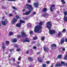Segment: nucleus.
<instances>
[{"mask_svg":"<svg viewBox=\"0 0 67 67\" xmlns=\"http://www.w3.org/2000/svg\"><path fill=\"white\" fill-rule=\"evenodd\" d=\"M64 66H67V63H64Z\"/></svg>","mask_w":67,"mask_h":67,"instance_id":"5fc2aeb1","label":"nucleus"},{"mask_svg":"<svg viewBox=\"0 0 67 67\" xmlns=\"http://www.w3.org/2000/svg\"><path fill=\"white\" fill-rule=\"evenodd\" d=\"M15 58H14L13 59V62H15Z\"/></svg>","mask_w":67,"mask_h":67,"instance_id":"6e6d98bb","label":"nucleus"},{"mask_svg":"<svg viewBox=\"0 0 67 67\" xmlns=\"http://www.w3.org/2000/svg\"><path fill=\"white\" fill-rule=\"evenodd\" d=\"M43 24V22L42 21H41L38 23L39 25H37L35 27L34 31L35 33H36V32H39V30L42 28V24Z\"/></svg>","mask_w":67,"mask_h":67,"instance_id":"7ed1b4c3","label":"nucleus"},{"mask_svg":"<svg viewBox=\"0 0 67 67\" xmlns=\"http://www.w3.org/2000/svg\"><path fill=\"white\" fill-rule=\"evenodd\" d=\"M23 42H26V40H24L23 41Z\"/></svg>","mask_w":67,"mask_h":67,"instance_id":"4d7b16f0","label":"nucleus"},{"mask_svg":"<svg viewBox=\"0 0 67 67\" xmlns=\"http://www.w3.org/2000/svg\"><path fill=\"white\" fill-rule=\"evenodd\" d=\"M43 67H46V65L45 64H42Z\"/></svg>","mask_w":67,"mask_h":67,"instance_id":"c756f323","label":"nucleus"},{"mask_svg":"<svg viewBox=\"0 0 67 67\" xmlns=\"http://www.w3.org/2000/svg\"><path fill=\"white\" fill-rule=\"evenodd\" d=\"M64 20L66 21V22H67V17H65V18H64Z\"/></svg>","mask_w":67,"mask_h":67,"instance_id":"7c9ffc66","label":"nucleus"},{"mask_svg":"<svg viewBox=\"0 0 67 67\" xmlns=\"http://www.w3.org/2000/svg\"><path fill=\"white\" fill-rule=\"evenodd\" d=\"M37 59L38 62L40 63H42V62H43V60H41V59L39 58H37Z\"/></svg>","mask_w":67,"mask_h":67,"instance_id":"aec40b11","label":"nucleus"},{"mask_svg":"<svg viewBox=\"0 0 67 67\" xmlns=\"http://www.w3.org/2000/svg\"><path fill=\"white\" fill-rule=\"evenodd\" d=\"M61 1L63 4H65L66 3V2H65V1L64 0H61Z\"/></svg>","mask_w":67,"mask_h":67,"instance_id":"a878e982","label":"nucleus"},{"mask_svg":"<svg viewBox=\"0 0 67 67\" xmlns=\"http://www.w3.org/2000/svg\"><path fill=\"white\" fill-rule=\"evenodd\" d=\"M7 23H8V20L7 19H5L4 21H2V23L3 25H4V26H5L7 24Z\"/></svg>","mask_w":67,"mask_h":67,"instance_id":"39448f33","label":"nucleus"},{"mask_svg":"<svg viewBox=\"0 0 67 67\" xmlns=\"http://www.w3.org/2000/svg\"><path fill=\"white\" fill-rule=\"evenodd\" d=\"M62 32L63 33H64L65 32H66V29H64Z\"/></svg>","mask_w":67,"mask_h":67,"instance_id":"473e14b6","label":"nucleus"},{"mask_svg":"<svg viewBox=\"0 0 67 67\" xmlns=\"http://www.w3.org/2000/svg\"><path fill=\"white\" fill-rule=\"evenodd\" d=\"M65 64V62H63V61L61 62V63H57L55 65V67H58V66H62V65H64Z\"/></svg>","mask_w":67,"mask_h":67,"instance_id":"20e7f679","label":"nucleus"},{"mask_svg":"<svg viewBox=\"0 0 67 67\" xmlns=\"http://www.w3.org/2000/svg\"><path fill=\"white\" fill-rule=\"evenodd\" d=\"M44 51L45 52L46 51L47 52L49 50V49H48L47 48H46V46H44Z\"/></svg>","mask_w":67,"mask_h":67,"instance_id":"4468645a","label":"nucleus"},{"mask_svg":"<svg viewBox=\"0 0 67 67\" xmlns=\"http://www.w3.org/2000/svg\"><path fill=\"white\" fill-rule=\"evenodd\" d=\"M19 21L20 23V24H22V23H25V21H23L21 20H20Z\"/></svg>","mask_w":67,"mask_h":67,"instance_id":"6ab92c4d","label":"nucleus"},{"mask_svg":"<svg viewBox=\"0 0 67 67\" xmlns=\"http://www.w3.org/2000/svg\"><path fill=\"white\" fill-rule=\"evenodd\" d=\"M53 7H55V6L54 4H52V6L51 7V8H50V10L51 12H53V11H54V10H53Z\"/></svg>","mask_w":67,"mask_h":67,"instance_id":"9b49d317","label":"nucleus"},{"mask_svg":"<svg viewBox=\"0 0 67 67\" xmlns=\"http://www.w3.org/2000/svg\"><path fill=\"white\" fill-rule=\"evenodd\" d=\"M46 64H49V61H47L46 62Z\"/></svg>","mask_w":67,"mask_h":67,"instance_id":"a18cd8bd","label":"nucleus"},{"mask_svg":"<svg viewBox=\"0 0 67 67\" xmlns=\"http://www.w3.org/2000/svg\"><path fill=\"white\" fill-rule=\"evenodd\" d=\"M28 60L29 61V62H32L33 61V58L31 57H28Z\"/></svg>","mask_w":67,"mask_h":67,"instance_id":"f8f14e48","label":"nucleus"},{"mask_svg":"<svg viewBox=\"0 0 67 67\" xmlns=\"http://www.w3.org/2000/svg\"><path fill=\"white\" fill-rule=\"evenodd\" d=\"M25 9H24L23 10V12H24V11H25Z\"/></svg>","mask_w":67,"mask_h":67,"instance_id":"338daca9","label":"nucleus"},{"mask_svg":"<svg viewBox=\"0 0 67 67\" xmlns=\"http://www.w3.org/2000/svg\"><path fill=\"white\" fill-rule=\"evenodd\" d=\"M39 5V4L38 3H34V6L35 7V8H38Z\"/></svg>","mask_w":67,"mask_h":67,"instance_id":"6e6552de","label":"nucleus"},{"mask_svg":"<svg viewBox=\"0 0 67 67\" xmlns=\"http://www.w3.org/2000/svg\"><path fill=\"white\" fill-rule=\"evenodd\" d=\"M33 49H36V47L35 46H34L33 47Z\"/></svg>","mask_w":67,"mask_h":67,"instance_id":"a19ab883","label":"nucleus"},{"mask_svg":"<svg viewBox=\"0 0 67 67\" xmlns=\"http://www.w3.org/2000/svg\"><path fill=\"white\" fill-rule=\"evenodd\" d=\"M41 40L43 41H44V40H45V37L44 36L41 37Z\"/></svg>","mask_w":67,"mask_h":67,"instance_id":"5701e85b","label":"nucleus"},{"mask_svg":"<svg viewBox=\"0 0 67 67\" xmlns=\"http://www.w3.org/2000/svg\"><path fill=\"white\" fill-rule=\"evenodd\" d=\"M37 46H40L41 45H40V44H39L37 45Z\"/></svg>","mask_w":67,"mask_h":67,"instance_id":"0e129e2a","label":"nucleus"},{"mask_svg":"<svg viewBox=\"0 0 67 67\" xmlns=\"http://www.w3.org/2000/svg\"><path fill=\"white\" fill-rule=\"evenodd\" d=\"M47 25L46 27L49 30V33L50 34L52 35L53 34H55L56 31L54 30H51L52 26H53L52 23L51 21H48L46 23Z\"/></svg>","mask_w":67,"mask_h":67,"instance_id":"f257e3e1","label":"nucleus"},{"mask_svg":"<svg viewBox=\"0 0 67 67\" xmlns=\"http://www.w3.org/2000/svg\"><path fill=\"white\" fill-rule=\"evenodd\" d=\"M51 46L52 47H57V45H56V44L55 43L52 44L51 45Z\"/></svg>","mask_w":67,"mask_h":67,"instance_id":"a211bd4d","label":"nucleus"},{"mask_svg":"<svg viewBox=\"0 0 67 67\" xmlns=\"http://www.w3.org/2000/svg\"><path fill=\"white\" fill-rule=\"evenodd\" d=\"M6 54H8V52H6L5 53Z\"/></svg>","mask_w":67,"mask_h":67,"instance_id":"69168bd1","label":"nucleus"},{"mask_svg":"<svg viewBox=\"0 0 67 67\" xmlns=\"http://www.w3.org/2000/svg\"><path fill=\"white\" fill-rule=\"evenodd\" d=\"M29 52H30L29 50H28L26 52V54H29Z\"/></svg>","mask_w":67,"mask_h":67,"instance_id":"de8ad7c7","label":"nucleus"},{"mask_svg":"<svg viewBox=\"0 0 67 67\" xmlns=\"http://www.w3.org/2000/svg\"><path fill=\"white\" fill-rule=\"evenodd\" d=\"M15 18H16V19H17V20H18V19H20V16H19L18 15H16L15 16Z\"/></svg>","mask_w":67,"mask_h":67,"instance_id":"4be33fe9","label":"nucleus"},{"mask_svg":"<svg viewBox=\"0 0 67 67\" xmlns=\"http://www.w3.org/2000/svg\"><path fill=\"white\" fill-rule=\"evenodd\" d=\"M63 13L64 15V18H65L66 16H67V11H65V12H64Z\"/></svg>","mask_w":67,"mask_h":67,"instance_id":"412c9836","label":"nucleus"},{"mask_svg":"<svg viewBox=\"0 0 67 67\" xmlns=\"http://www.w3.org/2000/svg\"><path fill=\"white\" fill-rule=\"evenodd\" d=\"M37 55H39V54H40V52H38L37 53Z\"/></svg>","mask_w":67,"mask_h":67,"instance_id":"774afa93","label":"nucleus"},{"mask_svg":"<svg viewBox=\"0 0 67 67\" xmlns=\"http://www.w3.org/2000/svg\"><path fill=\"white\" fill-rule=\"evenodd\" d=\"M26 42H30V40H26V38H25Z\"/></svg>","mask_w":67,"mask_h":67,"instance_id":"e433bc0d","label":"nucleus"},{"mask_svg":"<svg viewBox=\"0 0 67 67\" xmlns=\"http://www.w3.org/2000/svg\"><path fill=\"white\" fill-rule=\"evenodd\" d=\"M56 12H57V14H59V13H60L59 11H57Z\"/></svg>","mask_w":67,"mask_h":67,"instance_id":"864d4df0","label":"nucleus"},{"mask_svg":"<svg viewBox=\"0 0 67 67\" xmlns=\"http://www.w3.org/2000/svg\"><path fill=\"white\" fill-rule=\"evenodd\" d=\"M49 16V14L46 13L42 15V16H43L44 18H46V17H47V16Z\"/></svg>","mask_w":67,"mask_h":67,"instance_id":"0eeeda50","label":"nucleus"},{"mask_svg":"<svg viewBox=\"0 0 67 67\" xmlns=\"http://www.w3.org/2000/svg\"><path fill=\"white\" fill-rule=\"evenodd\" d=\"M21 35L22 36L21 37H25L27 36V35L24 32H21Z\"/></svg>","mask_w":67,"mask_h":67,"instance_id":"423d86ee","label":"nucleus"},{"mask_svg":"<svg viewBox=\"0 0 67 67\" xmlns=\"http://www.w3.org/2000/svg\"><path fill=\"white\" fill-rule=\"evenodd\" d=\"M17 21V19H16L15 18H13L12 21V23L14 24Z\"/></svg>","mask_w":67,"mask_h":67,"instance_id":"1a4fd4ad","label":"nucleus"},{"mask_svg":"<svg viewBox=\"0 0 67 67\" xmlns=\"http://www.w3.org/2000/svg\"><path fill=\"white\" fill-rule=\"evenodd\" d=\"M4 16H3V17H2V20H4Z\"/></svg>","mask_w":67,"mask_h":67,"instance_id":"052dcab7","label":"nucleus"},{"mask_svg":"<svg viewBox=\"0 0 67 67\" xmlns=\"http://www.w3.org/2000/svg\"><path fill=\"white\" fill-rule=\"evenodd\" d=\"M37 37L36 36L35 37H34L32 39L33 40H37Z\"/></svg>","mask_w":67,"mask_h":67,"instance_id":"cd10ccee","label":"nucleus"},{"mask_svg":"<svg viewBox=\"0 0 67 67\" xmlns=\"http://www.w3.org/2000/svg\"><path fill=\"white\" fill-rule=\"evenodd\" d=\"M27 17H24L23 18V20H27Z\"/></svg>","mask_w":67,"mask_h":67,"instance_id":"4c0bfd02","label":"nucleus"},{"mask_svg":"<svg viewBox=\"0 0 67 67\" xmlns=\"http://www.w3.org/2000/svg\"><path fill=\"white\" fill-rule=\"evenodd\" d=\"M61 36V32H59L58 34V37H60Z\"/></svg>","mask_w":67,"mask_h":67,"instance_id":"b1692460","label":"nucleus"},{"mask_svg":"<svg viewBox=\"0 0 67 67\" xmlns=\"http://www.w3.org/2000/svg\"><path fill=\"white\" fill-rule=\"evenodd\" d=\"M35 43V41H33L32 42V43L33 44V43Z\"/></svg>","mask_w":67,"mask_h":67,"instance_id":"e2e57ef3","label":"nucleus"},{"mask_svg":"<svg viewBox=\"0 0 67 67\" xmlns=\"http://www.w3.org/2000/svg\"><path fill=\"white\" fill-rule=\"evenodd\" d=\"M65 42L67 43V38H66L65 40Z\"/></svg>","mask_w":67,"mask_h":67,"instance_id":"3c124183","label":"nucleus"},{"mask_svg":"<svg viewBox=\"0 0 67 67\" xmlns=\"http://www.w3.org/2000/svg\"><path fill=\"white\" fill-rule=\"evenodd\" d=\"M9 35L10 36V35H13V33L11 32H10L9 33Z\"/></svg>","mask_w":67,"mask_h":67,"instance_id":"2f4dec72","label":"nucleus"},{"mask_svg":"<svg viewBox=\"0 0 67 67\" xmlns=\"http://www.w3.org/2000/svg\"><path fill=\"white\" fill-rule=\"evenodd\" d=\"M20 50L21 49L20 48H19V49H16V51H17L18 52H19V51H20Z\"/></svg>","mask_w":67,"mask_h":67,"instance_id":"c03bdc74","label":"nucleus"},{"mask_svg":"<svg viewBox=\"0 0 67 67\" xmlns=\"http://www.w3.org/2000/svg\"><path fill=\"white\" fill-rule=\"evenodd\" d=\"M65 40H64V38H62L60 42V44H61V45L63 44Z\"/></svg>","mask_w":67,"mask_h":67,"instance_id":"ddd939ff","label":"nucleus"},{"mask_svg":"<svg viewBox=\"0 0 67 67\" xmlns=\"http://www.w3.org/2000/svg\"><path fill=\"white\" fill-rule=\"evenodd\" d=\"M27 2L28 3H31V1L30 0H28Z\"/></svg>","mask_w":67,"mask_h":67,"instance_id":"79ce46f5","label":"nucleus"},{"mask_svg":"<svg viewBox=\"0 0 67 67\" xmlns=\"http://www.w3.org/2000/svg\"><path fill=\"white\" fill-rule=\"evenodd\" d=\"M8 1H15L16 0H7Z\"/></svg>","mask_w":67,"mask_h":67,"instance_id":"58836bf2","label":"nucleus"},{"mask_svg":"<svg viewBox=\"0 0 67 67\" xmlns=\"http://www.w3.org/2000/svg\"><path fill=\"white\" fill-rule=\"evenodd\" d=\"M33 31H31L29 33L31 35V34H33Z\"/></svg>","mask_w":67,"mask_h":67,"instance_id":"c9c22d12","label":"nucleus"},{"mask_svg":"<svg viewBox=\"0 0 67 67\" xmlns=\"http://www.w3.org/2000/svg\"><path fill=\"white\" fill-rule=\"evenodd\" d=\"M62 55H59L58 56V58H62Z\"/></svg>","mask_w":67,"mask_h":67,"instance_id":"bb28decb","label":"nucleus"},{"mask_svg":"<svg viewBox=\"0 0 67 67\" xmlns=\"http://www.w3.org/2000/svg\"><path fill=\"white\" fill-rule=\"evenodd\" d=\"M9 51H10V52L12 53V52H13V51H14V49H10L9 50Z\"/></svg>","mask_w":67,"mask_h":67,"instance_id":"72a5a7b5","label":"nucleus"},{"mask_svg":"<svg viewBox=\"0 0 67 67\" xmlns=\"http://www.w3.org/2000/svg\"><path fill=\"white\" fill-rule=\"evenodd\" d=\"M17 39L14 38L12 40V42H13V43H15V42H17Z\"/></svg>","mask_w":67,"mask_h":67,"instance_id":"f3484780","label":"nucleus"},{"mask_svg":"<svg viewBox=\"0 0 67 67\" xmlns=\"http://www.w3.org/2000/svg\"><path fill=\"white\" fill-rule=\"evenodd\" d=\"M12 16V14H10L9 15V16Z\"/></svg>","mask_w":67,"mask_h":67,"instance_id":"8fccbe9b","label":"nucleus"},{"mask_svg":"<svg viewBox=\"0 0 67 67\" xmlns=\"http://www.w3.org/2000/svg\"><path fill=\"white\" fill-rule=\"evenodd\" d=\"M18 60H21V58L19 57L18 59Z\"/></svg>","mask_w":67,"mask_h":67,"instance_id":"bf43d9fd","label":"nucleus"},{"mask_svg":"<svg viewBox=\"0 0 67 67\" xmlns=\"http://www.w3.org/2000/svg\"><path fill=\"white\" fill-rule=\"evenodd\" d=\"M14 47H16L17 48V47H18V45H17L16 44H15L14 46Z\"/></svg>","mask_w":67,"mask_h":67,"instance_id":"ea45409f","label":"nucleus"},{"mask_svg":"<svg viewBox=\"0 0 67 67\" xmlns=\"http://www.w3.org/2000/svg\"><path fill=\"white\" fill-rule=\"evenodd\" d=\"M17 37L18 38H20V37H22V36H21L20 35H18L17 36Z\"/></svg>","mask_w":67,"mask_h":67,"instance_id":"c85d7f7f","label":"nucleus"},{"mask_svg":"<svg viewBox=\"0 0 67 67\" xmlns=\"http://www.w3.org/2000/svg\"><path fill=\"white\" fill-rule=\"evenodd\" d=\"M5 48V45H4V43H2V48L3 50H4Z\"/></svg>","mask_w":67,"mask_h":67,"instance_id":"2eb2a0df","label":"nucleus"},{"mask_svg":"<svg viewBox=\"0 0 67 67\" xmlns=\"http://www.w3.org/2000/svg\"><path fill=\"white\" fill-rule=\"evenodd\" d=\"M62 51H65V48H62Z\"/></svg>","mask_w":67,"mask_h":67,"instance_id":"09e8293b","label":"nucleus"},{"mask_svg":"<svg viewBox=\"0 0 67 67\" xmlns=\"http://www.w3.org/2000/svg\"><path fill=\"white\" fill-rule=\"evenodd\" d=\"M6 44L7 45H8V44H9V43H10V42H9V41H7L6 42Z\"/></svg>","mask_w":67,"mask_h":67,"instance_id":"f704fd0d","label":"nucleus"},{"mask_svg":"<svg viewBox=\"0 0 67 67\" xmlns=\"http://www.w3.org/2000/svg\"><path fill=\"white\" fill-rule=\"evenodd\" d=\"M12 8L14 10H17V8H16L14 6H12Z\"/></svg>","mask_w":67,"mask_h":67,"instance_id":"393cba45","label":"nucleus"},{"mask_svg":"<svg viewBox=\"0 0 67 67\" xmlns=\"http://www.w3.org/2000/svg\"><path fill=\"white\" fill-rule=\"evenodd\" d=\"M28 25H29V27H31V26H32V25L30 24V23H28Z\"/></svg>","mask_w":67,"mask_h":67,"instance_id":"37998d69","label":"nucleus"},{"mask_svg":"<svg viewBox=\"0 0 67 67\" xmlns=\"http://www.w3.org/2000/svg\"><path fill=\"white\" fill-rule=\"evenodd\" d=\"M2 8H3V9H6V7H4L3 6L2 7Z\"/></svg>","mask_w":67,"mask_h":67,"instance_id":"49530a36","label":"nucleus"},{"mask_svg":"<svg viewBox=\"0 0 67 67\" xmlns=\"http://www.w3.org/2000/svg\"><path fill=\"white\" fill-rule=\"evenodd\" d=\"M47 11V9L46 8L44 7L42 9V10L41 11L42 12H46Z\"/></svg>","mask_w":67,"mask_h":67,"instance_id":"9d476101","label":"nucleus"},{"mask_svg":"<svg viewBox=\"0 0 67 67\" xmlns=\"http://www.w3.org/2000/svg\"><path fill=\"white\" fill-rule=\"evenodd\" d=\"M33 14H36V13L35 12H34L33 13Z\"/></svg>","mask_w":67,"mask_h":67,"instance_id":"603ef678","label":"nucleus"},{"mask_svg":"<svg viewBox=\"0 0 67 67\" xmlns=\"http://www.w3.org/2000/svg\"><path fill=\"white\" fill-rule=\"evenodd\" d=\"M5 14H6V15H8V13L7 12H5Z\"/></svg>","mask_w":67,"mask_h":67,"instance_id":"680f3d73","label":"nucleus"},{"mask_svg":"<svg viewBox=\"0 0 67 67\" xmlns=\"http://www.w3.org/2000/svg\"><path fill=\"white\" fill-rule=\"evenodd\" d=\"M24 8L25 9H28L29 10L28 12H26L25 13H23V15H29L31 12V11H33V7H32L31 5L26 4Z\"/></svg>","mask_w":67,"mask_h":67,"instance_id":"f03ea898","label":"nucleus"},{"mask_svg":"<svg viewBox=\"0 0 67 67\" xmlns=\"http://www.w3.org/2000/svg\"><path fill=\"white\" fill-rule=\"evenodd\" d=\"M8 57H9V58H10V57H11V55H10V54H9V55Z\"/></svg>","mask_w":67,"mask_h":67,"instance_id":"13d9d810","label":"nucleus"},{"mask_svg":"<svg viewBox=\"0 0 67 67\" xmlns=\"http://www.w3.org/2000/svg\"><path fill=\"white\" fill-rule=\"evenodd\" d=\"M16 25L18 27H20L21 26V24L19 23L16 24Z\"/></svg>","mask_w":67,"mask_h":67,"instance_id":"dca6fc26","label":"nucleus"}]
</instances>
